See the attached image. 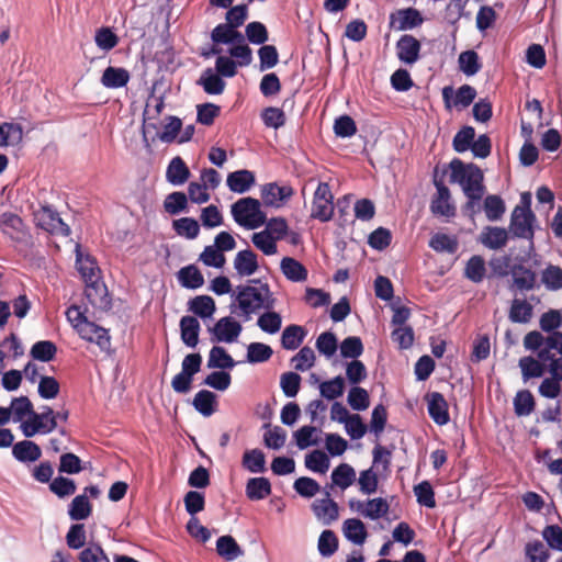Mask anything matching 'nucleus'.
<instances>
[{
	"label": "nucleus",
	"instance_id": "a878e982",
	"mask_svg": "<svg viewBox=\"0 0 562 562\" xmlns=\"http://www.w3.org/2000/svg\"><path fill=\"white\" fill-rule=\"evenodd\" d=\"M216 552L227 561H233L244 554V550L229 535L222 536L216 540Z\"/></svg>",
	"mask_w": 562,
	"mask_h": 562
},
{
	"label": "nucleus",
	"instance_id": "4c0bfd02",
	"mask_svg": "<svg viewBox=\"0 0 562 562\" xmlns=\"http://www.w3.org/2000/svg\"><path fill=\"white\" fill-rule=\"evenodd\" d=\"M92 513V504L87 495H77L70 503L68 515L72 520L87 519Z\"/></svg>",
	"mask_w": 562,
	"mask_h": 562
},
{
	"label": "nucleus",
	"instance_id": "1a4fd4ad",
	"mask_svg": "<svg viewBox=\"0 0 562 562\" xmlns=\"http://www.w3.org/2000/svg\"><path fill=\"white\" fill-rule=\"evenodd\" d=\"M209 330L214 336L213 341L231 344L237 340L243 327L233 317L225 316L220 318Z\"/></svg>",
	"mask_w": 562,
	"mask_h": 562
},
{
	"label": "nucleus",
	"instance_id": "49530a36",
	"mask_svg": "<svg viewBox=\"0 0 562 562\" xmlns=\"http://www.w3.org/2000/svg\"><path fill=\"white\" fill-rule=\"evenodd\" d=\"M429 247L437 252L454 254L458 250V241L443 233H436L429 240Z\"/></svg>",
	"mask_w": 562,
	"mask_h": 562
},
{
	"label": "nucleus",
	"instance_id": "7c9ffc66",
	"mask_svg": "<svg viewBox=\"0 0 562 562\" xmlns=\"http://www.w3.org/2000/svg\"><path fill=\"white\" fill-rule=\"evenodd\" d=\"M215 310V302L209 295H198L189 301V311L201 318L211 317Z\"/></svg>",
	"mask_w": 562,
	"mask_h": 562
},
{
	"label": "nucleus",
	"instance_id": "ddd939ff",
	"mask_svg": "<svg viewBox=\"0 0 562 562\" xmlns=\"http://www.w3.org/2000/svg\"><path fill=\"white\" fill-rule=\"evenodd\" d=\"M420 42L411 34L402 35L396 42L397 58L407 65H413L419 59Z\"/></svg>",
	"mask_w": 562,
	"mask_h": 562
},
{
	"label": "nucleus",
	"instance_id": "0e129e2a",
	"mask_svg": "<svg viewBox=\"0 0 562 562\" xmlns=\"http://www.w3.org/2000/svg\"><path fill=\"white\" fill-rule=\"evenodd\" d=\"M414 493L418 504L428 508L436 507L435 492L428 481H423L414 486Z\"/></svg>",
	"mask_w": 562,
	"mask_h": 562
},
{
	"label": "nucleus",
	"instance_id": "de8ad7c7",
	"mask_svg": "<svg viewBox=\"0 0 562 562\" xmlns=\"http://www.w3.org/2000/svg\"><path fill=\"white\" fill-rule=\"evenodd\" d=\"M344 391L345 380L340 375L319 384V393L327 400H336L337 397H340L344 394Z\"/></svg>",
	"mask_w": 562,
	"mask_h": 562
},
{
	"label": "nucleus",
	"instance_id": "58836bf2",
	"mask_svg": "<svg viewBox=\"0 0 562 562\" xmlns=\"http://www.w3.org/2000/svg\"><path fill=\"white\" fill-rule=\"evenodd\" d=\"M486 273L485 261L482 256H472L465 265L464 277L474 283L483 281Z\"/></svg>",
	"mask_w": 562,
	"mask_h": 562
},
{
	"label": "nucleus",
	"instance_id": "393cba45",
	"mask_svg": "<svg viewBox=\"0 0 562 562\" xmlns=\"http://www.w3.org/2000/svg\"><path fill=\"white\" fill-rule=\"evenodd\" d=\"M271 494V483L267 477H251L246 484V496L250 501H261Z\"/></svg>",
	"mask_w": 562,
	"mask_h": 562
},
{
	"label": "nucleus",
	"instance_id": "c9c22d12",
	"mask_svg": "<svg viewBox=\"0 0 562 562\" xmlns=\"http://www.w3.org/2000/svg\"><path fill=\"white\" fill-rule=\"evenodd\" d=\"M514 284L521 291H529L535 288L536 273L522 265H516L513 268Z\"/></svg>",
	"mask_w": 562,
	"mask_h": 562
},
{
	"label": "nucleus",
	"instance_id": "5701e85b",
	"mask_svg": "<svg viewBox=\"0 0 562 562\" xmlns=\"http://www.w3.org/2000/svg\"><path fill=\"white\" fill-rule=\"evenodd\" d=\"M180 333L183 344L194 348L199 342V333L201 329L199 321L194 316H183L180 319Z\"/></svg>",
	"mask_w": 562,
	"mask_h": 562
},
{
	"label": "nucleus",
	"instance_id": "20e7f679",
	"mask_svg": "<svg viewBox=\"0 0 562 562\" xmlns=\"http://www.w3.org/2000/svg\"><path fill=\"white\" fill-rule=\"evenodd\" d=\"M202 356L200 353L187 355L181 363V371L171 380V387L176 393L186 394L192 387L193 376L200 372Z\"/></svg>",
	"mask_w": 562,
	"mask_h": 562
},
{
	"label": "nucleus",
	"instance_id": "a19ab883",
	"mask_svg": "<svg viewBox=\"0 0 562 562\" xmlns=\"http://www.w3.org/2000/svg\"><path fill=\"white\" fill-rule=\"evenodd\" d=\"M483 209L487 220L492 222L501 220L506 211L504 200L496 194H488L484 199Z\"/></svg>",
	"mask_w": 562,
	"mask_h": 562
},
{
	"label": "nucleus",
	"instance_id": "6e6d98bb",
	"mask_svg": "<svg viewBox=\"0 0 562 562\" xmlns=\"http://www.w3.org/2000/svg\"><path fill=\"white\" fill-rule=\"evenodd\" d=\"M273 353L270 346L262 342H251L247 348V361L261 363L268 361Z\"/></svg>",
	"mask_w": 562,
	"mask_h": 562
},
{
	"label": "nucleus",
	"instance_id": "c85d7f7f",
	"mask_svg": "<svg viewBox=\"0 0 562 562\" xmlns=\"http://www.w3.org/2000/svg\"><path fill=\"white\" fill-rule=\"evenodd\" d=\"M306 336L305 329L300 325H289L284 328L281 336L282 348L286 350H295L303 342Z\"/></svg>",
	"mask_w": 562,
	"mask_h": 562
},
{
	"label": "nucleus",
	"instance_id": "9b49d317",
	"mask_svg": "<svg viewBox=\"0 0 562 562\" xmlns=\"http://www.w3.org/2000/svg\"><path fill=\"white\" fill-rule=\"evenodd\" d=\"M294 194L290 186H278L276 182L266 183L261 188V199L266 206L280 207Z\"/></svg>",
	"mask_w": 562,
	"mask_h": 562
},
{
	"label": "nucleus",
	"instance_id": "8fccbe9b",
	"mask_svg": "<svg viewBox=\"0 0 562 562\" xmlns=\"http://www.w3.org/2000/svg\"><path fill=\"white\" fill-rule=\"evenodd\" d=\"M173 229L179 236L194 239L200 233V226L196 220L192 217H181L172 223Z\"/></svg>",
	"mask_w": 562,
	"mask_h": 562
},
{
	"label": "nucleus",
	"instance_id": "09e8293b",
	"mask_svg": "<svg viewBox=\"0 0 562 562\" xmlns=\"http://www.w3.org/2000/svg\"><path fill=\"white\" fill-rule=\"evenodd\" d=\"M475 130L472 126H463L457 132L452 140V147L457 153H464L471 149L474 142Z\"/></svg>",
	"mask_w": 562,
	"mask_h": 562
},
{
	"label": "nucleus",
	"instance_id": "864d4df0",
	"mask_svg": "<svg viewBox=\"0 0 562 562\" xmlns=\"http://www.w3.org/2000/svg\"><path fill=\"white\" fill-rule=\"evenodd\" d=\"M305 467L317 473H326L329 469V459L322 450H314L305 457Z\"/></svg>",
	"mask_w": 562,
	"mask_h": 562
},
{
	"label": "nucleus",
	"instance_id": "774afa93",
	"mask_svg": "<svg viewBox=\"0 0 562 562\" xmlns=\"http://www.w3.org/2000/svg\"><path fill=\"white\" fill-rule=\"evenodd\" d=\"M80 562H110L101 546L91 543L79 554Z\"/></svg>",
	"mask_w": 562,
	"mask_h": 562
},
{
	"label": "nucleus",
	"instance_id": "e433bc0d",
	"mask_svg": "<svg viewBox=\"0 0 562 562\" xmlns=\"http://www.w3.org/2000/svg\"><path fill=\"white\" fill-rule=\"evenodd\" d=\"M518 366L521 370V376L525 382L533 378H540L544 374V364L531 356L519 359Z\"/></svg>",
	"mask_w": 562,
	"mask_h": 562
},
{
	"label": "nucleus",
	"instance_id": "79ce46f5",
	"mask_svg": "<svg viewBox=\"0 0 562 562\" xmlns=\"http://www.w3.org/2000/svg\"><path fill=\"white\" fill-rule=\"evenodd\" d=\"M57 353L56 345L50 340H40L36 341L30 351L31 357L34 360H38L42 362L52 361Z\"/></svg>",
	"mask_w": 562,
	"mask_h": 562
},
{
	"label": "nucleus",
	"instance_id": "37998d69",
	"mask_svg": "<svg viewBox=\"0 0 562 562\" xmlns=\"http://www.w3.org/2000/svg\"><path fill=\"white\" fill-rule=\"evenodd\" d=\"M11 409V414L13 415V422L20 423L22 422L25 416H33V414H37L33 409V404L30 401L27 396H20L15 397L11 402V406L9 407Z\"/></svg>",
	"mask_w": 562,
	"mask_h": 562
},
{
	"label": "nucleus",
	"instance_id": "dca6fc26",
	"mask_svg": "<svg viewBox=\"0 0 562 562\" xmlns=\"http://www.w3.org/2000/svg\"><path fill=\"white\" fill-rule=\"evenodd\" d=\"M312 510L324 525L331 524L337 520L339 516L338 504L330 498V493L328 491H325L324 498L314 501L312 504Z\"/></svg>",
	"mask_w": 562,
	"mask_h": 562
},
{
	"label": "nucleus",
	"instance_id": "473e14b6",
	"mask_svg": "<svg viewBox=\"0 0 562 562\" xmlns=\"http://www.w3.org/2000/svg\"><path fill=\"white\" fill-rule=\"evenodd\" d=\"M330 477L333 485L346 490L356 481V471L350 464L340 463L333 470Z\"/></svg>",
	"mask_w": 562,
	"mask_h": 562
},
{
	"label": "nucleus",
	"instance_id": "7ed1b4c3",
	"mask_svg": "<svg viewBox=\"0 0 562 562\" xmlns=\"http://www.w3.org/2000/svg\"><path fill=\"white\" fill-rule=\"evenodd\" d=\"M231 213L234 221L246 229H256L267 222L259 200L251 196L236 201L231 207Z\"/></svg>",
	"mask_w": 562,
	"mask_h": 562
},
{
	"label": "nucleus",
	"instance_id": "3c124183",
	"mask_svg": "<svg viewBox=\"0 0 562 562\" xmlns=\"http://www.w3.org/2000/svg\"><path fill=\"white\" fill-rule=\"evenodd\" d=\"M532 316V306L525 300L515 299L509 311V319L514 323H527Z\"/></svg>",
	"mask_w": 562,
	"mask_h": 562
},
{
	"label": "nucleus",
	"instance_id": "f704fd0d",
	"mask_svg": "<svg viewBox=\"0 0 562 562\" xmlns=\"http://www.w3.org/2000/svg\"><path fill=\"white\" fill-rule=\"evenodd\" d=\"M536 408V401L529 390H520L514 397V412L518 417L529 416Z\"/></svg>",
	"mask_w": 562,
	"mask_h": 562
},
{
	"label": "nucleus",
	"instance_id": "39448f33",
	"mask_svg": "<svg viewBox=\"0 0 562 562\" xmlns=\"http://www.w3.org/2000/svg\"><path fill=\"white\" fill-rule=\"evenodd\" d=\"M334 215V195L327 182H319L313 196L311 217L328 222Z\"/></svg>",
	"mask_w": 562,
	"mask_h": 562
},
{
	"label": "nucleus",
	"instance_id": "f3484780",
	"mask_svg": "<svg viewBox=\"0 0 562 562\" xmlns=\"http://www.w3.org/2000/svg\"><path fill=\"white\" fill-rule=\"evenodd\" d=\"M78 334L82 339L95 342L102 350H108L111 346L108 330L93 322L83 323Z\"/></svg>",
	"mask_w": 562,
	"mask_h": 562
},
{
	"label": "nucleus",
	"instance_id": "603ef678",
	"mask_svg": "<svg viewBox=\"0 0 562 562\" xmlns=\"http://www.w3.org/2000/svg\"><path fill=\"white\" fill-rule=\"evenodd\" d=\"M94 42L100 49L109 52L119 44L120 38L112 29L102 26L95 31Z\"/></svg>",
	"mask_w": 562,
	"mask_h": 562
},
{
	"label": "nucleus",
	"instance_id": "c756f323",
	"mask_svg": "<svg viewBox=\"0 0 562 562\" xmlns=\"http://www.w3.org/2000/svg\"><path fill=\"white\" fill-rule=\"evenodd\" d=\"M342 530L345 537L356 544H362L368 536L364 524L358 518L345 520Z\"/></svg>",
	"mask_w": 562,
	"mask_h": 562
},
{
	"label": "nucleus",
	"instance_id": "0eeeda50",
	"mask_svg": "<svg viewBox=\"0 0 562 562\" xmlns=\"http://www.w3.org/2000/svg\"><path fill=\"white\" fill-rule=\"evenodd\" d=\"M536 215L528 206H515L509 229L514 237L531 240L533 238V223Z\"/></svg>",
	"mask_w": 562,
	"mask_h": 562
},
{
	"label": "nucleus",
	"instance_id": "680f3d73",
	"mask_svg": "<svg viewBox=\"0 0 562 562\" xmlns=\"http://www.w3.org/2000/svg\"><path fill=\"white\" fill-rule=\"evenodd\" d=\"M245 33H246L247 40L251 44H256V45H262L269 38V34H268V30H267L266 25L258 21L248 23L246 26Z\"/></svg>",
	"mask_w": 562,
	"mask_h": 562
},
{
	"label": "nucleus",
	"instance_id": "5fc2aeb1",
	"mask_svg": "<svg viewBox=\"0 0 562 562\" xmlns=\"http://www.w3.org/2000/svg\"><path fill=\"white\" fill-rule=\"evenodd\" d=\"M49 490L59 498H65L76 493L77 485L74 480L60 475L49 483Z\"/></svg>",
	"mask_w": 562,
	"mask_h": 562
},
{
	"label": "nucleus",
	"instance_id": "bb28decb",
	"mask_svg": "<svg viewBox=\"0 0 562 562\" xmlns=\"http://www.w3.org/2000/svg\"><path fill=\"white\" fill-rule=\"evenodd\" d=\"M192 405L200 414L209 417L216 411V394L209 390H201L194 395Z\"/></svg>",
	"mask_w": 562,
	"mask_h": 562
},
{
	"label": "nucleus",
	"instance_id": "ea45409f",
	"mask_svg": "<svg viewBox=\"0 0 562 562\" xmlns=\"http://www.w3.org/2000/svg\"><path fill=\"white\" fill-rule=\"evenodd\" d=\"M243 467L251 473H261L266 470V457L260 449L246 450L241 460Z\"/></svg>",
	"mask_w": 562,
	"mask_h": 562
},
{
	"label": "nucleus",
	"instance_id": "72a5a7b5",
	"mask_svg": "<svg viewBox=\"0 0 562 562\" xmlns=\"http://www.w3.org/2000/svg\"><path fill=\"white\" fill-rule=\"evenodd\" d=\"M235 361L232 356L225 350V348L220 346H214L210 350L207 367L210 369H233L235 367Z\"/></svg>",
	"mask_w": 562,
	"mask_h": 562
},
{
	"label": "nucleus",
	"instance_id": "2eb2a0df",
	"mask_svg": "<svg viewBox=\"0 0 562 562\" xmlns=\"http://www.w3.org/2000/svg\"><path fill=\"white\" fill-rule=\"evenodd\" d=\"M427 409L430 418L439 426L447 425L450 420L448 403L439 392H431L426 396Z\"/></svg>",
	"mask_w": 562,
	"mask_h": 562
},
{
	"label": "nucleus",
	"instance_id": "bf43d9fd",
	"mask_svg": "<svg viewBox=\"0 0 562 562\" xmlns=\"http://www.w3.org/2000/svg\"><path fill=\"white\" fill-rule=\"evenodd\" d=\"M205 75L199 81L204 91L209 94H221L224 91L225 81L220 75L213 74L211 68L205 71Z\"/></svg>",
	"mask_w": 562,
	"mask_h": 562
},
{
	"label": "nucleus",
	"instance_id": "6ab92c4d",
	"mask_svg": "<svg viewBox=\"0 0 562 562\" xmlns=\"http://www.w3.org/2000/svg\"><path fill=\"white\" fill-rule=\"evenodd\" d=\"M227 187L235 193L247 192L256 182L255 173L247 169L231 172L227 176Z\"/></svg>",
	"mask_w": 562,
	"mask_h": 562
},
{
	"label": "nucleus",
	"instance_id": "2f4dec72",
	"mask_svg": "<svg viewBox=\"0 0 562 562\" xmlns=\"http://www.w3.org/2000/svg\"><path fill=\"white\" fill-rule=\"evenodd\" d=\"M178 280L187 289H199L204 284V277L194 265L181 268L178 272Z\"/></svg>",
	"mask_w": 562,
	"mask_h": 562
},
{
	"label": "nucleus",
	"instance_id": "6e6552de",
	"mask_svg": "<svg viewBox=\"0 0 562 562\" xmlns=\"http://www.w3.org/2000/svg\"><path fill=\"white\" fill-rule=\"evenodd\" d=\"M34 220L38 227L50 234L61 236L70 235V227L61 220L59 213L48 205H43L35 211Z\"/></svg>",
	"mask_w": 562,
	"mask_h": 562
},
{
	"label": "nucleus",
	"instance_id": "338daca9",
	"mask_svg": "<svg viewBox=\"0 0 562 562\" xmlns=\"http://www.w3.org/2000/svg\"><path fill=\"white\" fill-rule=\"evenodd\" d=\"M542 538L552 550L562 552V528L560 526H546L542 530Z\"/></svg>",
	"mask_w": 562,
	"mask_h": 562
},
{
	"label": "nucleus",
	"instance_id": "13d9d810",
	"mask_svg": "<svg viewBox=\"0 0 562 562\" xmlns=\"http://www.w3.org/2000/svg\"><path fill=\"white\" fill-rule=\"evenodd\" d=\"M259 328L268 334H276L280 330L282 325L281 315L272 310L267 311L259 316L257 321Z\"/></svg>",
	"mask_w": 562,
	"mask_h": 562
},
{
	"label": "nucleus",
	"instance_id": "c03bdc74",
	"mask_svg": "<svg viewBox=\"0 0 562 562\" xmlns=\"http://www.w3.org/2000/svg\"><path fill=\"white\" fill-rule=\"evenodd\" d=\"M77 267L86 283L99 280L100 269L97 265V261L92 257L87 256L83 258L80 254H78Z\"/></svg>",
	"mask_w": 562,
	"mask_h": 562
},
{
	"label": "nucleus",
	"instance_id": "412c9836",
	"mask_svg": "<svg viewBox=\"0 0 562 562\" xmlns=\"http://www.w3.org/2000/svg\"><path fill=\"white\" fill-rule=\"evenodd\" d=\"M130 79V72L125 68L109 66L102 74L101 83L109 89H119L125 87Z\"/></svg>",
	"mask_w": 562,
	"mask_h": 562
},
{
	"label": "nucleus",
	"instance_id": "b1692460",
	"mask_svg": "<svg viewBox=\"0 0 562 562\" xmlns=\"http://www.w3.org/2000/svg\"><path fill=\"white\" fill-rule=\"evenodd\" d=\"M480 240L490 249H499L507 244L508 233L503 227L486 226L481 233Z\"/></svg>",
	"mask_w": 562,
	"mask_h": 562
},
{
	"label": "nucleus",
	"instance_id": "aec40b11",
	"mask_svg": "<svg viewBox=\"0 0 562 562\" xmlns=\"http://www.w3.org/2000/svg\"><path fill=\"white\" fill-rule=\"evenodd\" d=\"M190 176V169L181 157L177 156L170 160L166 170V179L169 183L181 186L189 180Z\"/></svg>",
	"mask_w": 562,
	"mask_h": 562
},
{
	"label": "nucleus",
	"instance_id": "cd10ccee",
	"mask_svg": "<svg viewBox=\"0 0 562 562\" xmlns=\"http://www.w3.org/2000/svg\"><path fill=\"white\" fill-rule=\"evenodd\" d=\"M282 273L285 278L293 282H302L307 279L306 268L296 259L284 257L280 265Z\"/></svg>",
	"mask_w": 562,
	"mask_h": 562
},
{
	"label": "nucleus",
	"instance_id": "a18cd8bd",
	"mask_svg": "<svg viewBox=\"0 0 562 562\" xmlns=\"http://www.w3.org/2000/svg\"><path fill=\"white\" fill-rule=\"evenodd\" d=\"M460 70L467 76H474L481 69L480 58L476 52L465 50L458 58Z\"/></svg>",
	"mask_w": 562,
	"mask_h": 562
},
{
	"label": "nucleus",
	"instance_id": "f8f14e48",
	"mask_svg": "<svg viewBox=\"0 0 562 562\" xmlns=\"http://www.w3.org/2000/svg\"><path fill=\"white\" fill-rule=\"evenodd\" d=\"M85 295L92 307L97 310L109 311L112 306L108 289L100 279L86 283Z\"/></svg>",
	"mask_w": 562,
	"mask_h": 562
},
{
	"label": "nucleus",
	"instance_id": "9d476101",
	"mask_svg": "<svg viewBox=\"0 0 562 562\" xmlns=\"http://www.w3.org/2000/svg\"><path fill=\"white\" fill-rule=\"evenodd\" d=\"M424 19L415 8L400 9L390 14V27L396 31H406L419 26Z\"/></svg>",
	"mask_w": 562,
	"mask_h": 562
},
{
	"label": "nucleus",
	"instance_id": "a211bd4d",
	"mask_svg": "<svg viewBox=\"0 0 562 562\" xmlns=\"http://www.w3.org/2000/svg\"><path fill=\"white\" fill-rule=\"evenodd\" d=\"M234 268L239 277L252 276L259 268L257 255L250 249L238 251L234 259Z\"/></svg>",
	"mask_w": 562,
	"mask_h": 562
},
{
	"label": "nucleus",
	"instance_id": "e2e57ef3",
	"mask_svg": "<svg viewBox=\"0 0 562 562\" xmlns=\"http://www.w3.org/2000/svg\"><path fill=\"white\" fill-rule=\"evenodd\" d=\"M251 241L258 249H260L267 256H271L277 252V240L273 238L271 234H268V232L261 231L255 233L251 236Z\"/></svg>",
	"mask_w": 562,
	"mask_h": 562
},
{
	"label": "nucleus",
	"instance_id": "f03ea898",
	"mask_svg": "<svg viewBox=\"0 0 562 562\" xmlns=\"http://www.w3.org/2000/svg\"><path fill=\"white\" fill-rule=\"evenodd\" d=\"M450 182L459 183L467 198L477 199L479 193H485L484 175L482 169L473 164H464L453 158L450 164Z\"/></svg>",
	"mask_w": 562,
	"mask_h": 562
},
{
	"label": "nucleus",
	"instance_id": "423d86ee",
	"mask_svg": "<svg viewBox=\"0 0 562 562\" xmlns=\"http://www.w3.org/2000/svg\"><path fill=\"white\" fill-rule=\"evenodd\" d=\"M42 413L33 414L27 420H22L21 430L27 438L36 434H48L56 429L57 423L55 422L54 411L49 406H44Z\"/></svg>",
	"mask_w": 562,
	"mask_h": 562
},
{
	"label": "nucleus",
	"instance_id": "052dcab7",
	"mask_svg": "<svg viewBox=\"0 0 562 562\" xmlns=\"http://www.w3.org/2000/svg\"><path fill=\"white\" fill-rule=\"evenodd\" d=\"M347 401L355 411H364L370 406L369 393L366 389L360 386L350 389Z\"/></svg>",
	"mask_w": 562,
	"mask_h": 562
},
{
	"label": "nucleus",
	"instance_id": "f257e3e1",
	"mask_svg": "<svg viewBox=\"0 0 562 562\" xmlns=\"http://www.w3.org/2000/svg\"><path fill=\"white\" fill-rule=\"evenodd\" d=\"M233 297L231 313L241 317L244 322L250 321L261 310H272L276 304L269 284L260 279H249L246 284L238 285Z\"/></svg>",
	"mask_w": 562,
	"mask_h": 562
},
{
	"label": "nucleus",
	"instance_id": "4d7b16f0",
	"mask_svg": "<svg viewBox=\"0 0 562 562\" xmlns=\"http://www.w3.org/2000/svg\"><path fill=\"white\" fill-rule=\"evenodd\" d=\"M188 206V196L180 191L168 194L164 201V209L170 215L183 212Z\"/></svg>",
	"mask_w": 562,
	"mask_h": 562
},
{
	"label": "nucleus",
	"instance_id": "4468645a",
	"mask_svg": "<svg viewBox=\"0 0 562 562\" xmlns=\"http://www.w3.org/2000/svg\"><path fill=\"white\" fill-rule=\"evenodd\" d=\"M551 378L544 379L539 385V393L547 398H555L560 395L562 389L560 382L562 381V358L553 360L550 364Z\"/></svg>",
	"mask_w": 562,
	"mask_h": 562
},
{
	"label": "nucleus",
	"instance_id": "4be33fe9",
	"mask_svg": "<svg viewBox=\"0 0 562 562\" xmlns=\"http://www.w3.org/2000/svg\"><path fill=\"white\" fill-rule=\"evenodd\" d=\"M12 454L20 462H35L42 457V450L36 442L22 440L13 445Z\"/></svg>",
	"mask_w": 562,
	"mask_h": 562
},
{
	"label": "nucleus",
	"instance_id": "69168bd1",
	"mask_svg": "<svg viewBox=\"0 0 562 562\" xmlns=\"http://www.w3.org/2000/svg\"><path fill=\"white\" fill-rule=\"evenodd\" d=\"M363 352V344L357 336H349L340 344V355L344 358L357 359Z\"/></svg>",
	"mask_w": 562,
	"mask_h": 562
}]
</instances>
